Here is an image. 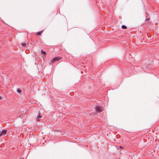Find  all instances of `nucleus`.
I'll use <instances>...</instances> for the list:
<instances>
[{
  "mask_svg": "<svg viewBox=\"0 0 159 159\" xmlns=\"http://www.w3.org/2000/svg\"><path fill=\"white\" fill-rule=\"evenodd\" d=\"M21 45L23 47H25L26 46V44L25 43H22Z\"/></svg>",
  "mask_w": 159,
  "mask_h": 159,
  "instance_id": "nucleus-9",
  "label": "nucleus"
},
{
  "mask_svg": "<svg viewBox=\"0 0 159 159\" xmlns=\"http://www.w3.org/2000/svg\"><path fill=\"white\" fill-rule=\"evenodd\" d=\"M62 59V57H54L52 61V62H54L56 61H58Z\"/></svg>",
  "mask_w": 159,
  "mask_h": 159,
  "instance_id": "nucleus-2",
  "label": "nucleus"
},
{
  "mask_svg": "<svg viewBox=\"0 0 159 159\" xmlns=\"http://www.w3.org/2000/svg\"><path fill=\"white\" fill-rule=\"evenodd\" d=\"M17 92L18 93H20L21 92V90L20 89H17Z\"/></svg>",
  "mask_w": 159,
  "mask_h": 159,
  "instance_id": "nucleus-7",
  "label": "nucleus"
},
{
  "mask_svg": "<svg viewBox=\"0 0 159 159\" xmlns=\"http://www.w3.org/2000/svg\"><path fill=\"white\" fill-rule=\"evenodd\" d=\"M120 148H122V147H121L120 146Z\"/></svg>",
  "mask_w": 159,
  "mask_h": 159,
  "instance_id": "nucleus-11",
  "label": "nucleus"
},
{
  "mask_svg": "<svg viewBox=\"0 0 159 159\" xmlns=\"http://www.w3.org/2000/svg\"><path fill=\"white\" fill-rule=\"evenodd\" d=\"M148 19H146V20H148Z\"/></svg>",
  "mask_w": 159,
  "mask_h": 159,
  "instance_id": "nucleus-10",
  "label": "nucleus"
},
{
  "mask_svg": "<svg viewBox=\"0 0 159 159\" xmlns=\"http://www.w3.org/2000/svg\"><path fill=\"white\" fill-rule=\"evenodd\" d=\"M41 52L42 53V54H44L45 55L46 54V52L45 51H43L42 50H41Z\"/></svg>",
  "mask_w": 159,
  "mask_h": 159,
  "instance_id": "nucleus-8",
  "label": "nucleus"
},
{
  "mask_svg": "<svg viewBox=\"0 0 159 159\" xmlns=\"http://www.w3.org/2000/svg\"><path fill=\"white\" fill-rule=\"evenodd\" d=\"M7 131L5 130H3L0 133V136H4L6 135Z\"/></svg>",
  "mask_w": 159,
  "mask_h": 159,
  "instance_id": "nucleus-3",
  "label": "nucleus"
},
{
  "mask_svg": "<svg viewBox=\"0 0 159 159\" xmlns=\"http://www.w3.org/2000/svg\"><path fill=\"white\" fill-rule=\"evenodd\" d=\"M42 117V116L40 115V111H39L38 115L36 119V121H39V118H40Z\"/></svg>",
  "mask_w": 159,
  "mask_h": 159,
  "instance_id": "nucleus-4",
  "label": "nucleus"
},
{
  "mask_svg": "<svg viewBox=\"0 0 159 159\" xmlns=\"http://www.w3.org/2000/svg\"><path fill=\"white\" fill-rule=\"evenodd\" d=\"M95 108L96 111L98 112H100L102 111L103 110V107L100 106H97L95 107Z\"/></svg>",
  "mask_w": 159,
  "mask_h": 159,
  "instance_id": "nucleus-1",
  "label": "nucleus"
},
{
  "mask_svg": "<svg viewBox=\"0 0 159 159\" xmlns=\"http://www.w3.org/2000/svg\"><path fill=\"white\" fill-rule=\"evenodd\" d=\"M122 28L123 29H127V27L126 26L124 25H122L121 26Z\"/></svg>",
  "mask_w": 159,
  "mask_h": 159,
  "instance_id": "nucleus-5",
  "label": "nucleus"
},
{
  "mask_svg": "<svg viewBox=\"0 0 159 159\" xmlns=\"http://www.w3.org/2000/svg\"><path fill=\"white\" fill-rule=\"evenodd\" d=\"M42 32L43 31L39 32L37 33V34L39 35H40L41 34Z\"/></svg>",
  "mask_w": 159,
  "mask_h": 159,
  "instance_id": "nucleus-6",
  "label": "nucleus"
},
{
  "mask_svg": "<svg viewBox=\"0 0 159 159\" xmlns=\"http://www.w3.org/2000/svg\"><path fill=\"white\" fill-rule=\"evenodd\" d=\"M1 98V97L0 96V99Z\"/></svg>",
  "mask_w": 159,
  "mask_h": 159,
  "instance_id": "nucleus-12",
  "label": "nucleus"
}]
</instances>
